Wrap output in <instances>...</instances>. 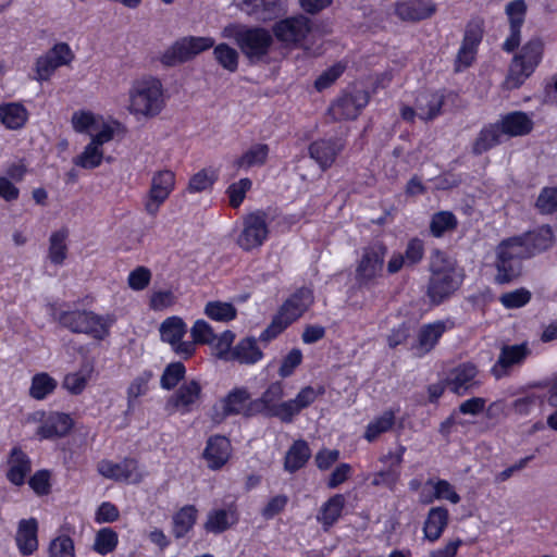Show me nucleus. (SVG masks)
Here are the masks:
<instances>
[{"instance_id": "nucleus-44", "label": "nucleus", "mask_w": 557, "mask_h": 557, "mask_svg": "<svg viewBox=\"0 0 557 557\" xmlns=\"http://www.w3.org/2000/svg\"><path fill=\"white\" fill-rule=\"evenodd\" d=\"M58 381L47 372H39L33 375L28 394L35 400H44L54 393Z\"/></svg>"}, {"instance_id": "nucleus-10", "label": "nucleus", "mask_w": 557, "mask_h": 557, "mask_svg": "<svg viewBox=\"0 0 557 557\" xmlns=\"http://www.w3.org/2000/svg\"><path fill=\"white\" fill-rule=\"evenodd\" d=\"M74 58L75 55L69 44H54L47 52L36 59L34 79L39 83L49 82L59 67L69 65Z\"/></svg>"}, {"instance_id": "nucleus-30", "label": "nucleus", "mask_w": 557, "mask_h": 557, "mask_svg": "<svg viewBox=\"0 0 557 557\" xmlns=\"http://www.w3.org/2000/svg\"><path fill=\"white\" fill-rule=\"evenodd\" d=\"M199 511L195 505H184L177 509L171 521V532L175 540L185 539L197 523Z\"/></svg>"}, {"instance_id": "nucleus-29", "label": "nucleus", "mask_w": 557, "mask_h": 557, "mask_svg": "<svg viewBox=\"0 0 557 557\" xmlns=\"http://www.w3.org/2000/svg\"><path fill=\"white\" fill-rule=\"evenodd\" d=\"M512 238L520 242L521 246L527 250L525 255L528 258L545 251L554 245V235L552 228L547 225L540 226L532 232Z\"/></svg>"}, {"instance_id": "nucleus-16", "label": "nucleus", "mask_w": 557, "mask_h": 557, "mask_svg": "<svg viewBox=\"0 0 557 557\" xmlns=\"http://www.w3.org/2000/svg\"><path fill=\"white\" fill-rule=\"evenodd\" d=\"M30 457L20 445L13 446L7 456V480L14 486L21 487L32 473Z\"/></svg>"}, {"instance_id": "nucleus-55", "label": "nucleus", "mask_w": 557, "mask_h": 557, "mask_svg": "<svg viewBox=\"0 0 557 557\" xmlns=\"http://www.w3.org/2000/svg\"><path fill=\"white\" fill-rule=\"evenodd\" d=\"M252 182L248 177L240 178L238 182L232 183L226 188L230 207L238 209L246 198V194L251 189Z\"/></svg>"}, {"instance_id": "nucleus-19", "label": "nucleus", "mask_w": 557, "mask_h": 557, "mask_svg": "<svg viewBox=\"0 0 557 557\" xmlns=\"http://www.w3.org/2000/svg\"><path fill=\"white\" fill-rule=\"evenodd\" d=\"M240 513L235 502L230 503L225 508L211 509L203 523L207 533L222 534L239 522Z\"/></svg>"}, {"instance_id": "nucleus-32", "label": "nucleus", "mask_w": 557, "mask_h": 557, "mask_svg": "<svg viewBox=\"0 0 557 557\" xmlns=\"http://www.w3.org/2000/svg\"><path fill=\"white\" fill-rule=\"evenodd\" d=\"M263 358V352L257 344V339L251 336L244 337L233 347L228 362L239 364H255Z\"/></svg>"}, {"instance_id": "nucleus-4", "label": "nucleus", "mask_w": 557, "mask_h": 557, "mask_svg": "<svg viewBox=\"0 0 557 557\" xmlns=\"http://www.w3.org/2000/svg\"><path fill=\"white\" fill-rule=\"evenodd\" d=\"M430 271L428 296L432 304H441L451 296L460 287L463 280L456 262L438 250L431 255Z\"/></svg>"}, {"instance_id": "nucleus-42", "label": "nucleus", "mask_w": 557, "mask_h": 557, "mask_svg": "<svg viewBox=\"0 0 557 557\" xmlns=\"http://www.w3.org/2000/svg\"><path fill=\"white\" fill-rule=\"evenodd\" d=\"M174 187L175 173L171 170H160L152 176L149 194L159 201H165Z\"/></svg>"}, {"instance_id": "nucleus-15", "label": "nucleus", "mask_w": 557, "mask_h": 557, "mask_svg": "<svg viewBox=\"0 0 557 557\" xmlns=\"http://www.w3.org/2000/svg\"><path fill=\"white\" fill-rule=\"evenodd\" d=\"M453 326V322L448 320H437L423 324L417 332L416 339L411 345V350L418 357L429 354L437 345L443 334Z\"/></svg>"}, {"instance_id": "nucleus-41", "label": "nucleus", "mask_w": 557, "mask_h": 557, "mask_svg": "<svg viewBox=\"0 0 557 557\" xmlns=\"http://www.w3.org/2000/svg\"><path fill=\"white\" fill-rule=\"evenodd\" d=\"M425 487H430L432 491V495L422 494L423 503L430 504L435 499H444L451 504H458L460 502V496L456 492L455 487L446 480L442 479H430L425 483Z\"/></svg>"}, {"instance_id": "nucleus-18", "label": "nucleus", "mask_w": 557, "mask_h": 557, "mask_svg": "<svg viewBox=\"0 0 557 557\" xmlns=\"http://www.w3.org/2000/svg\"><path fill=\"white\" fill-rule=\"evenodd\" d=\"M231 455L232 444L226 436L214 434L208 437L202 458L209 469L213 471L222 469L228 462Z\"/></svg>"}, {"instance_id": "nucleus-26", "label": "nucleus", "mask_w": 557, "mask_h": 557, "mask_svg": "<svg viewBox=\"0 0 557 557\" xmlns=\"http://www.w3.org/2000/svg\"><path fill=\"white\" fill-rule=\"evenodd\" d=\"M344 149V144L336 139H318L310 144L309 156L322 171L329 170Z\"/></svg>"}, {"instance_id": "nucleus-20", "label": "nucleus", "mask_w": 557, "mask_h": 557, "mask_svg": "<svg viewBox=\"0 0 557 557\" xmlns=\"http://www.w3.org/2000/svg\"><path fill=\"white\" fill-rule=\"evenodd\" d=\"M201 385L197 380H190L183 383L166 400V410L174 412L181 411L187 413L191 411L201 396Z\"/></svg>"}, {"instance_id": "nucleus-1", "label": "nucleus", "mask_w": 557, "mask_h": 557, "mask_svg": "<svg viewBox=\"0 0 557 557\" xmlns=\"http://www.w3.org/2000/svg\"><path fill=\"white\" fill-rule=\"evenodd\" d=\"M214 44L215 40L209 36H184L175 40L159 57V61L164 66H176L213 48V57L216 63L225 71L235 73L238 70V51L225 42Z\"/></svg>"}, {"instance_id": "nucleus-12", "label": "nucleus", "mask_w": 557, "mask_h": 557, "mask_svg": "<svg viewBox=\"0 0 557 557\" xmlns=\"http://www.w3.org/2000/svg\"><path fill=\"white\" fill-rule=\"evenodd\" d=\"M34 420L39 422L35 434L40 441L63 438L75 425L71 414L61 411H37Z\"/></svg>"}, {"instance_id": "nucleus-23", "label": "nucleus", "mask_w": 557, "mask_h": 557, "mask_svg": "<svg viewBox=\"0 0 557 557\" xmlns=\"http://www.w3.org/2000/svg\"><path fill=\"white\" fill-rule=\"evenodd\" d=\"M530 355L528 343L503 346L496 363L492 368L495 377L500 379L508 374L511 368L521 364Z\"/></svg>"}, {"instance_id": "nucleus-51", "label": "nucleus", "mask_w": 557, "mask_h": 557, "mask_svg": "<svg viewBox=\"0 0 557 557\" xmlns=\"http://www.w3.org/2000/svg\"><path fill=\"white\" fill-rule=\"evenodd\" d=\"M186 375V367L181 361L169 363L161 375L160 386L165 391L174 389Z\"/></svg>"}, {"instance_id": "nucleus-63", "label": "nucleus", "mask_w": 557, "mask_h": 557, "mask_svg": "<svg viewBox=\"0 0 557 557\" xmlns=\"http://www.w3.org/2000/svg\"><path fill=\"white\" fill-rule=\"evenodd\" d=\"M176 302L174 293L170 289L153 292L149 297V308L153 311H162Z\"/></svg>"}, {"instance_id": "nucleus-28", "label": "nucleus", "mask_w": 557, "mask_h": 557, "mask_svg": "<svg viewBox=\"0 0 557 557\" xmlns=\"http://www.w3.org/2000/svg\"><path fill=\"white\" fill-rule=\"evenodd\" d=\"M505 137H521L530 134L534 127L533 115L513 111L500 116L497 121Z\"/></svg>"}, {"instance_id": "nucleus-24", "label": "nucleus", "mask_w": 557, "mask_h": 557, "mask_svg": "<svg viewBox=\"0 0 557 557\" xmlns=\"http://www.w3.org/2000/svg\"><path fill=\"white\" fill-rule=\"evenodd\" d=\"M478 376L479 370L473 363H462L449 372L447 385L453 393L463 395L480 385Z\"/></svg>"}, {"instance_id": "nucleus-52", "label": "nucleus", "mask_w": 557, "mask_h": 557, "mask_svg": "<svg viewBox=\"0 0 557 557\" xmlns=\"http://www.w3.org/2000/svg\"><path fill=\"white\" fill-rule=\"evenodd\" d=\"M216 180L218 174L214 170L202 169L189 178L187 190L191 194L205 191L211 188Z\"/></svg>"}, {"instance_id": "nucleus-5", "label": "nucleus", "mask_w": 557, "mask_h": 557, "mask_svg": "<svg viewBox=\"0 0 557 557\" xmlns=\"http://www.w3.org/2000/svg\"><path fill=\"white\" fill-rule=\"evenodd\" d=\"M52 317L71 333L85 334L96 341H103L108 337L110 329L115 322L111 314L101 315L86 309L54 311Z\"/></svg>"}, {"instance_id": "nucleus-35", "label": "nucleus", "mask_w": 557, "mask_h": 557, "mask_svg": "<svg viewBox=\"0 0 557 557\" xmlns=\"http://www.w3.org/2000/svg\"><path fill=\"white\" fill-rule=\"evenodd\" d=\"M310 33V20L304 15L281 21V41L298 44Z\"/></svg>"}, {"instance_id": "nucleus-21", "label": "nucleus", "mask_w": 557, "mask_h": 557, "mask_svg": "<svg viewBox=\"0 0 557 557\" xmlns=\"http://www.w3.org/2000/svg\"><path fill=\"white\" fill-rule=\"evenodd\" d=\"M39 524L36 518L21 519L15 533V544L21 556L29 557L39 548Z\"/></svg>"}, {"instance_id": "nucleus-6", "label": "nucleus", "mask_w": 557, "mask_h": 557, "mask_svg": "<svg viewBox=\"0 0 557 557\" xmlns=\"http://www.w3.org/2000/svg\"><path fill=\"white\" fill-rule=\"evenodd\" d=\"M128 98L127 110L137 117H156L165 106L162 83L152 76L135 81L129 88Z\"/></svg>"}, {"instance_id": "nucleus-53", "label": "nucleus", "mask_w": 557, "mask_h": 557, "mask_svg": "<svg viewBox=\"0 0 557 557\" xmlns=\"http://www.w3.org/2000/svg\"><path fill=\"white\" fill-rule=\"evenodd\" d=\"M102 160L103 150L89 143L84 148L83 152L74 159V163L83 169L91 170L98 168L102 163Z\"/></svg>"}, {"instance_id": "nucleus-33", "label": "nucleus", "mask_w": 557, "mask_h": 557, "mask_svg": "<svg viewBox=\"0 0 557 557\" xmlns=\"http://www.w3.org/2000/svg\"><path fill=\"white\" fill-rule=\"evenodd\" d=\"M29 119V113L20 102L0 103V121L7 129L17 131L23 128Z\"/></svg>"}, {"instance_id": "nucleus-50", "label": "nucleus", "mask_w": 557, "mask_h": 557, "mask_svg": "<svg viewBox=\"0 0 557 557\" xmlns=\"http://www.w3.org/2000/svg\"><path fill=\"white\" fill-rule=\"evenodd\" d=\"M26 482L35 495L48 496L52 491V471L49 469H38L29 474Z\"/></svg>"}, {"instance_id": "nucleus-64", "label": "nucleus", "mask_w": 557, "mask_h": 557, "mask_svg": "<svg viewBox=\"0 0 557 557\" xmlns=\"http://www.w3.org/2000/svg\"><path fill=\"white\" fill-rule=\"evenodd\" d=\"M536 207L543 213L557 210V188H544L537 198Z\"/></svg>"}, {"instance_id": "nucleus-60", "label": "nucleus", "mask_w": 557, "mask_h": 557, "mask_svg": "<svg viewBox=\"0 0 557 557\" xmlns=\"http://www.w3.org/2000/svg\"><path fill=\"white\" fill-rule=\"evenodd\" d=\"M346 65L337 62L322 72L314 82L317 90L322 91L333 85L344 73Z\"/></svg>"}, {"instance_id": "nucleus-58", "label": "nucleus", "mask_w": 557, "mask_h": 557, "mask_svg": "<svg viewBox=\"0 0 557 557\" xmlns=\"http://www.w3.org/2000/svg\"><path fill=\"white\" fill-rule=\"evenodd\" d=\"M190 334L196 345L212 344L216 338L213 327L203 319L195 321Z\"/></svg>"}, {"instance_id": "nucleus-46", "label": "nucleus", "mask_w": 557, "mask_h": 557, "mask_svg": "<svg viewBox=\"0 0 557 557\" xmlns=\"http://www.w3.org/2000/svg\"><path fill=\"white\" fill-rule=\"evenodd\" d=\"M153 379V372L150 369H145L129 383L126 391L127 407H134L136 400L145 396L149 392V383Z\"/></svg>"}, {"instance_id": "nucleus-57", "label": "nucleus", "mask_w": 557, "mask_h": 557, "mask_svg": "<svg viewBox=\"0 0 557 557\" xmlns=\"http://www.w3.org/2000/svg\"><path fill=\"white\" fill-rule=\"evenodd\" d=\"M235 339V334L230 331L225 330L222 332L216 338L214 339L213 349L215 351V356L225 362L230 361L231 355L233 352V343Z\"/></svg>"}, {"instance_id": "nucleus-27", "label": "nucleus", "mask_w": 557, "mask_h": 557, "mask_svg": "<svg viewBox=\"0 0 557 557\" xmlns=\"http://www.w3.org/2000/svg\"><path fill=\"white\" fill-rule=\"evenodd\" d=\"M482 40V29L479 24H470L466 30L462 44L457 53L455 67L462 71L469 67L475 59L478 46Z\"/></svg>"}, {"instance_id": "nucleus-54", "label": "nucleus", "mask_w": 557, "mask_h": 557, "mask_svg": "<svg viewBox=\"0 0 557 557\" xmlns=\"http://www.w3.org/2000/svg\"><path fill=\"white\" fill-rule=\"evenodd\" d=\"M48 557H76L73 539L70 535L61 534L51 540Z\"/></svg>"}, {"instance_id": "nucleus-47", "label": "nucleus", "mask_w": 557, "mask_h": 557, "mask_svg": "<svg viewBox=\"0 0 557 557\" xmlns=\"http://www.w3.org/2000/svg\"><path fill=\"white\" fill-rule=\"evenodd\" d=\"M205 314L212 321L231 322L236 319L237 309L231 302L213 300L205 306Z\"/></svg>"}, {"instance_id": "nucleus-40", "label": "nucleus", "mask_w": 557, "mask_h": 557, "mask_svg": "<svg viewBox=\"0 0 557 557\" xmlns=\"http://www.w3.org/2000/svg\"><path fill=\"white\" fill-rule=\"evenodd\" d=\"M505 137L497 122L486 125L481 129L473 143L472 150L475 154H482L495 146L502 144Z\"/></svg>"}, {"instance_id": "nucleus-14", "label": "nucleus", "mask_w": 557, "mask_h": 557, "mask_svg": "<svg viewBox=\"0 0 557 557\" xmlns=\"http://www.w3.org/2000/svg\"><path fill=\"white\" fill-rule=\"evenodd\" d=\"M369 102V94L363 89H352L338 97L330 107L329 113L335 121L355 120Z\"/></svg>"}, {"instance_id": "nucleus-45", "label": "nucleus", "mask_w": 557, "mask_h": 557, "mask_svg": "<svg viewBox=\"0 0 557 557\" xmlns=\"http://www.w3.org/2000/svg\"><path fill=\"white\" fill-rule=\"evenodd\" d=\"M396 412L386 410L381 416L371 420L364 432V438L368 442L375 441L381 434L388 432L395 424Z\"/></svg>"}, {"instance_id": "nucleus-59", "label": "nucleus", "mask_w": 557, "mask_h": 557, "mask_svg": "<svg viewBox=\"0 0 557 557\" xmlns=\"http://www.w3.org/2000/svg\"><path fill=\"white\" fill-rule=\"evenodd\" d=\"M530 300H531V292L523 287L505 293L499 297L500 304L506 309L521 308V307L525 306L527 304H529Z\"/></svg>"}, {"instance_id": "nucleus-3", "label": "nucleus", "mask_w": 557, "mask_h": 557, "mask_svg": "<svg viewBox=\"0 0 557 557\" xmlns=\"http://www.w3.org/2000/svg\"><path fill=\"white\" fill-rule=\"evenodd\" d=\"M222 36L233 39L251 64L263 61L273 45L271 32L261 26L231 23L223 28Z\"/></svg>"}, {"instance_id": "nucleus-39", "label": "nucleus", "mask_w": 557, "mask_h": 557, "mask_svg": "<svg viewBox=\"0 0 557 557\" xmlns=\"http://www.w3.org/2000/svg\"><path fill=\"white\" fill-rule=\"evenodd\" d=\"M69 228L63 226L51 233L47 258L53 265H62L67 258Z\"/></svg>"}, {"instance_id": "nucleus-43", "label": "nucleus", "mask_w": 557, "mask_h": 557, "mask_svg": "<svg viewBox=\"0 0 557 557\" xmlns=\"http://www.w3.org/2000/svg\"><path fill=\"white\" fill-rule=\"evenodd\" d=\"M159 332L163 343L174 345L186 335L187 324L181 317L172 315L162 321Z\"/></svg>"}, {"instance_id": "nucleus-56", "label": "nucleus", "mask_w": 557, "mask_h": 557, "mask_svg": "<svg viewBox=\"0 0 557 557\" xmlns=\"http://www.w3.org/2000/svg\"><path fill=\"white\" fill-rule=\"evenodd\" d=\"M456 225L457 219L451 212L441 211L432 216L430 228L435 237H440L444 233L453 231Z\"/></svg>"}, {"instance_id": "nucleus-22", "label": "nucleus", "mask_w": 557, "mask_h": 557, "mask_svg": "<svg viewBox=\"0 0 557 557\" xmlns=\"http://www.w3.org/2000/svg\"><path fill=\"white\" fill-rule=\"evenodd\" d=\"M506 15L509 21L510 34L503 48L507 52L513 51L521 41V27L525 20L527 4L523 0H515L506 5Z\"/></svg>"}, {"instance_id": "nucleus-61", "label": "nucleus", "mask_w": 557, "mask_h": 557, "mask_svg": "<svg viewBox=\"0 0 557 557\" xmlns=\"http://www.w3.org/2000/svg\"><path fill=\"white\" fill-rule=\"evenodd\" d=\"M151 277V271L147 267L138 265L129 272L127 284L131 289L140 292L149 286Z\"/></svg>"}, {"instance_id": "nucleus-36", "label": "nucleus", "mask_w": 557, "mask_h": 557, "mask_svg": "<svg viewBox=\"0 0 557 557\" xmlns=\"http://www.w3.org/2000/svg\"><path fill=\"white\" fill-rule=\"evenodd\" d=\"M239 8L247 15L262 22L278 16V0H243Z\"/></svg>"}, {"instance_id": "nucleus-11", "label": "nucleus", "mask_w": 557, "mask_h": 557, "mask_svg": "<svg viewBox=\"0 0 557 557\" xmlns=\"http://www.w3.org/2000/svg\"><path fill=\"white\" fill-rule=\"evenodd\" d=\"M387 248L376 243L363 249L356 268V280L361 285L373 284L383 276Z\"/></svg>"}, {"instance_id": "nucleus-62", "label": "nucleus", "mask_w": 557, "mask_h": 557, "mask_svg": "<svg viewBox=\"0 0 557 557\" xmlns=\"http://www.w3.org/2000/svg\"><path fill=\"white\" fill-rule=\"evenodd\" d=\"M400 479V470L389 467L386 470L377 471L372 475L371 484L375 487L385 486L394 491Z\"/></svg>"}, {"instance_id": "nucleus-49", "label": "nucleus", "mask_w": 557, "mask_h": 557, "mask_svg": "<svg viewBox=\"0 0 557 557\" xmlns=\"http://www.w3.org/2000/svg\"><path fill=\"white\" fill-rule=\"evenodd\" d=\"M310 457V449L305 441H296L285 456V469L289 472L297 471L306 465Z\"/></svg>"}, {"instance_id": "nucleus-7", "label": "nucleus", "mask_w": 557, "mask_h": 557, "mask_svg": "<svg viewBox=\"0 0 557 557\" xmlns=\"http://www.w3.org/2000/svg\"><path fill=\"white\" fill-rule=\"evenodd\" d=\"M543 42L537 39L529 40L513 57L504 86L506 89H517L534 73L542 61Z\"/></svg>"}, {"instance_id": "nucleus-8", "label": "nucleus", "mask_w": 557, "mask_h": 557, "mask_svg": "<svg viewBox=\"0 0 557 557\" xmlns=\"http://www.w3.org/2000/svg\"><path fill=\"white\" fill-rule=\"evenodd\" d=\"M525 251L518 239L508 238L499 244L495 264L497 270L496 283L507 284L520 275V261L528 258Z\"/></svg>"}, {"instance_id": "nucleus-2", "label": "nucleus", "mask_w": 557, "mask_h": 557, "mask_svg": "<svg viewBox=\"0 0 557 557\" xmlns=\"http://www.w3.org/2000/svg\"><path fill=\"white\" fill-rule=\"evenodd\" d=\"M223 418L243 414L278 417V382L269 385L261 397L251 399L246 387H235L221 400Z\"/></svg>"}, {"instance_id": "nucleus-9", "label": "nucleus", "mask_w": 557, "mask_h": 557, "mask_svg": "<svg viewBox=\"0 0 557 557\" xmlns=\"http://www.w3.org/2000/svg\"><path fill=\"white\" fill-rule=\"evenodd\" d=\"M269 214L263 210L250 212L243 218V228L237 245L245 251L261 247L269 236Z\"/></svg>"}, {"instance_id": "nucleus-38", "label": "nucleus", "mask_w": 557, "mask_h": 557, "mask_svg": "<svg viewBox=\"0 0 557 557\" xmlns=\"http://www.w3.org/2000/svg\"><path fill=\"white\" fill-rule=\"evenodd\" d=\"M269 151L267 144H255L233 161V168L248 171L255 166H262L268 160Z\"/></svg>"}, {"instance_id": "nucleus-13", "label": "nucleus", "mask_w": 557, "mask_h": 557, "mask_svg": "<svg viewBox=\"0 0 557 557\" xmlns=\"http://www.w3.org/2000/svg\"><path fill=\"white\" fill-rule=\"evenodd\" d=\"M97 471L106 479L116 482L140 483L144 479L139 471V463L136 458L126 457L121 462H113L102 459L97 465Z\"/></svg>"}, {"instance_id": "nucleus-48", "label": "nucleus", "mask_w": 557, "mask_h": 557, "mask_svg": "<svg viewBox=\"0 0 557 557\" xmlns=\"http://www.w3.org/2000/svg\"><path fill=\"white\" fill-rule=\"evenodd\" d=\"M119 545V534L115 530L110 527L101 528L95 535L92 549L101 555L106 556L113 553Z\"/></svg>"}, {"instance_id": "nucleus-17", "label": "nucleus", "mask_w": 557, "mask_h": 557, "mask_svg": "<svg viewBox=\"0 0 557 557\" xmlns=\"http://www.w3.org/2000/svg\"><path fill=\"white\" fill-rule=\"evenodd\" d=\"M313 293L309 288H299L281 306V330L298 320L313 304Z\"/></svg>"}, {"instance_id": "nucleus-31", "label": "nucleus", "mask_w": 557, "mask_h": 557, "mask_svg": "<svg viewBox=\"0 0 557 557\" xmlns=\"http://www.w3.org/2000/svg\"><path fill=\"white\" fill-rule=\"evenodd\" d=\"M345 506L346 497L343 494H335L321 505L317 521L324 531H329L341 519Z\"/></svg>"}, {"instance_id": "nucleus-25", "label": "nucleus", "mask_w": 557, "mask_h": 557, "mask_svg": "<svg viewBox=\"0 0 557 557\" xmlns=\"http://www.w3.org/2000/svg\"><path fill=\"white\" fill-rule=\"evenodd\" d=\"M437 10L433 0H400L395 3V14L405 22H418L431 17Z\"/></svg>"}, {"instance_id": "nucleus-34", "label": "nucleus", "mask_w": 557, "mask_h": 557, "mask_svg": "<svg viewBox=\"0 0 557 557\" xmlns=\"http://www.w3.org/2000/svg\"><path fill=\"white\" fill-rule=\"evenodd\" d=\"M443 103V94L437 91H422L416 99L417 116L423 121H431L441 113Z\"/></svg>"}, {"instance_id": "nucleus-37", "label": "nucleus", "mask_w": 557, "mask_h": 557, "mask_svg": "<svg viewBox=\"0 0 557 557\" xmlns=\"http://www.w3.org/2000/svg\"><path fill=\"white\" fill-rule=\"evenodd\" d=\"M449 513L444 507L431 508L423 525L424 539L429 542H436L448 524Z\"/></svg>"}]
</instances>
